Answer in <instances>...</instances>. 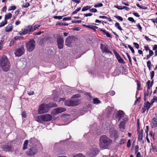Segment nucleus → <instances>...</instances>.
I'll use <instances>...</instances> for the list:
<instances>
[{
    "mask_svg": "<svg viewBox=\"0 0 157 157\" xmlns=\"http://www.w3.org/2000/svg\"><path fill=\"white\" fill-rule=\"evenodd\" d=\"M0 67L5 72L8 71L11 67V64L9 59L5 55H3L0 58Z\"/></svg>",
    "mask_w": 157,
    "mask_h": 157,
    "instance_id": "1",
    "label": "nucleus"
},
{
    "mask_svg": "<svg viewBox=\"0 0 157 157\" xmlns=\"http://www.w3.org/2000/svg\"><path fill=\"white\" fill-rule=\"evenodd\" d=\"M112 143V140L105 135H103L100 137V146L102 149L107 148Z\"/></svg>",
    "mask_w": 157,
    "mask_h": 157,
    "instance_id": "2",
    "label": "nucleus"
},
{
    "mask_svg": "<svg viewBox=\"0 0 157 157\" xmlns=\"http://www.w3.org/2000/svg\"><path fill=\"white\" fill-rule=\"evenodd\" d=\"M57 106V105L56 103H53L52 105H51V104H41L39 107L38 110L39 114H43L47 113L49 110L50 108L52 107H55Z\"/></svg>",
    "mask_w": 157,
    "mask_h": 157,
    "instance_id": "3",
    "label": "nucleus"
},
{
    "mask_svg": "<svg viewBox=\"0 0 157 157\" xmlns=\"http://www.w3.org/2000/svg\"><path fill=\"white\" fill-rule=\"evenodd\" d=\"M27 50L31 52L34 50L36 47V42L33 39H30L26 43Z\"/></svg>",
    "mask_w": 157,
    "mask_h": 157,
    "instance_id": "4",
    "label": "nucleus"
},
{
    "mask_svg": "<svg viewBox=\"0 0 157 157\" xmlns=\"http://www.w3.org/2000/svg\"><path fill=\"white\" fill-rule=\"evenodd\" d=\"M79 103L78 100L76 99L65 101L64 104L66 105L71 106L77 105L79 104Z\"/></svg>",
    "mask_w": 157,
    "mask_h": 157,
    "instance_id": "5",
    "label": "nucleus"
},
{
    "mask_svg": "<svg viewBox=\"0 0 157 157\" xmlns=\"http://www.w3.org/2000/svg\"><path fill=\"white\" fill-rule=\"evenodd\" d=\"M99 151L95 147H92L90 149L87 153V155L90 157H92L96 156L98 154Z\"/></svg>",
    "mask_w": 157,
    "mask_h": 157,
    "instance_id": "6",
    "label": "nucleus"
},
{
    "mask_svg": "<svg viewBox=\"0 0 157 157\" xmlns=\"http://www.w3.org/2000/svg\"><path fill=\"white\" fill-rule=\"evenodd\" d=\"M38 152V149L36 147L33 146L29 149L27 154L29 156H33L36 155Z\"/></svg>",
    "mask_w": 157,
    "mask_h": 157,
    "instance_id": "7",
    "label": "nucleus"
},
{
    "mask_svg": "<svg viewBox=\"0 0 157 157\" xmlns=\"http://www.w3.org/2000/svg\"><path fill=\"white\" fill-rule=\"evenodd\" d=\"M75 39L74 37L71 36H68L66 40V45L68 47H71L72 44L74 43Z\"/></svg>",
    "mask_w": 157,
    "mask_h": 157,
    "instance_id": "8",
    "label": "nucleus"
},
{
    "mask_svg": "<svg viewBox=\"0 0 157 157\" xmlns=\"http://www.w3.org/2000/svg\"><path fill=\"white\" fill-rule=\"evenodd\" d=\"M124 113L122 110H119L114 115V117L116 119L118 120V121H120L121 118L124 117Z\"/></svg>",
    "mask_w": 157,
    "mask_h": 157,
    "instance_id": "9",
    "label": "nucleus"
},
{
    "mask_svg": "<svg viewBox=\"0 0 157 157\" xmlns=\"http://www.w3.org/2000/svg\"><path fill=\"white\" fill-rule=\"evenodd\" d=\"M66 110V109L64 108L58 107L55 108L52 110L51 113L53 115H55L64 112Z\"/></svg>",
    "mask_w": 157,
    "mask_h": 157,
    "instance_id": "10",
    "label": "nucleus"
},
{
    "mask_svg": "<svg viewBox=\"0 0 157 157\" xmlns=\"http://www.w3.org/2000/svg\"><path fill=\"white\" fill-rule=\"evenodd\" d=\"M33 31V28L32 26H29L25 27L23 31V32L20 33V35L26 34L27 33H29L30 32Z\"/></svg>",
    "mask_w": 157,
    "mask_h": 157,
    "instance_id": "11",
    "label": "nucleus"
},
{
    "mask_svg": "<svg viewBox=\"0 0 157 157\" xmlns=\"http://www.w3.org/2000/svg\"><path fill=\"white\" fill-rule=\"evenodd\" d=\"M57 41L58 48L60 49L63 48L64 43L63 38L61 37H58L57 39Z\"/></svg>",
    "mask_w": 157,
    "mask_h": 157,
    "instance_id": "12",
    "label": "nucleus"
},
{
    "mask_svg": "<svg viewBox=\"0 0 157 157\" xmlns=\"http://www.w3.org/2000/svg\"><path fill=\"white\" fill-rule=\"evenodd\" d=\"M101 49L103 52H105L107 53L112 54V52L109 49V47L106 44H101Z\"/></svg>",
    "mask_w": 157,
    "mask_h": 157,
    "instance_id": "13",
    "label": "nucleus"
},
{
    "mask_svg": "<svg viewBox=\"0 0 157 157\" xmlns=\"http://www.w3.org/2000/svg\"><path fill=\"white\" fill-rule=\"evenodd\" d=\"M43 120L44 121H51L52 119V116L49 114H45L42 115Z\"/></svg>",
    "mask_w": 157,
    "mask_h": 157,
    "instance_id": "14",
    "label": "nucleus"
},
{
    "mask_svg": "<svg viewBox=\"0 0 157 157\" xmlns=\"http://www.w3.org/2000/svg\"><path fill=\"white\" fill-rule=\"evenodd\" d=\"M113 52L119 62L121 63H124V60L121 58L119 54L115 50H113Z\"/></svg>",
    "mask_w": 157,
    "mask_h": 157,
    "instance_id": "15",
    "label": "nucleus"
},
{
    "mask_svg": "<svg viewBox=\"0 0 157 157\" xmlns=\"http://www.w3.org/2000/svg\"><path fill=\"white\" fill-rule=\"evenodd\" d=\"M2 147L4 151H10L12 149V147L10 145H2Z\"/></svg>",
    "mask_w": 157,
    "mask_h": 157,
    "instance_id": "16",
    "label": "nucleus"
},
{
    "mask_svg": "<svg viewBox=\"0 0 157 157\" xmlns=\"http://www.w3.org/2000/svg\"><path fill=\"white\" fill-rule=\"evenodd\" d=\"M157 125V120L155 118H153L151 121V126L152 128H155Z\"/></svg>",
    "mask_w": 157,
    "mask_h": 157,
    "instance_id": "17",
    "label": "nucleus"
},
{
    "mask_svg": "<svg viewBox=\"0 0 157 157\" xmlns=\"http://www.w3.org/2000/svg\"><path fill=\"white\" fill-rule=\"evenodd\" d=\"M30 143L33 145H36L38 142V141L34 138H31L29 140Z\"/></svg>",
    "mask_w": 157,
    "mask_h": 157,
    "instance_id": "18",
    "label": "nucleus"
},
{
    "mask_svg": "<svg viewBox=\"0 0 157 157\" xmlns=\"http://www.w3.org/2000/svg\"><path fill=\"white\" fill-rule=\"evenodd\" d=\"M125 122L123 121H121L120 122L119 126V127L121 131H122L125 128Z\"/></svg>",
    "mask_w": 157,
    "mask_h": 157,
    "instance_id": "19",
    "label": "nucleus"
},
{
    "mask_svg": "<svg viewBox=\"0 0 157 157\" xmlns=\"http://www.w3.org/2000/svg\"><path fill=\"white\" fill-rule=\"evenodd\" d=\"M110 135L112 137L116 138L117 136V131L115 130L110 132Z\"/></svg>",
    "mask_w": 157,
    "mask_h": 157,
    "instance_id": "20",
    "label": "nucleus"
},
{
    "mask_svg": "<svg viewBox=\"0 0 157 157\" xmlns=\"http://www.w3.org/2000/svg\"><path fill=\"white\" fill-rule=\"evenodd\" d=\"M101 31L103 32L104 35H106V36L108 37L112 38V36L108 32L106 31L105 29H101Z\"/></svg>",
    "mask_w": 157,
    "mask_h": 157,
    "instance_id": "21",
    "label": "nucleus"
},
{
    "mask_svg": "<svg viewBox=\"0 0 157 157\" xmlns=\"http://www.w3.org/2000/svg\"><path fill=\"white\" fill-rule=\"evenodd\" d=\"M13 29L12 26L11 24H9L6 28L5 30L6 32H10Z\"/></svg>",
    "mask_w": 157,
    "mask_h": 157,
    "instance_id": "22",
    "label": "nucleus"
},
{
    "mask_svg": "<svg viewBox=\"0 0 157 157\" xmlns=\"http://www.w3.org/2000/svg\"><path fill=\"white\" fill-rule=\"evenodd\" d=\"M83 26L86 28L95 30L96 29H98V27L97 26L94 25H84Z\"/></svg>",
    "mask_w": 157,
    "mask_h": 157,
    "instance_id": "23",
    "label": "nucleus"
},
{
    "mask_svg": "<svg viewBox=\"0 0 157 157\" xmlns=\"http://www.w3.org/2000/svg\"><path fill=\"white\" fill-rule=\"evenodd\" d=\"M150 105L151 103L148 101H147L146 103H144V107L147 109V111H148L150 108Z\"/></svg>",
    "mask_w": 157,
    "mask_h": 157,
    "instance_id": "24",
    "label": "nucleus"
},
{
    "mask_svg": "<svg viewBox=\"0 0 157 157\" xmlns=\"http://www.w3.org/2000/svg\"><path fill=\"white\" fill-rule=\"evenodd\" d=\"M28 142L29 141L28 140H26L24 141L23 147L22 148L23 150L26 149L28 148Z\"/></svg>",
    "mask_w": 157,
    "mask_h": 157,
    "instance_id": "25",
    "label": "nucleus"
},
{
    "mask_svg": "<svg viewBox=\"0 0 157 157\" xmlns=\"http://www.w3.org/2000/svg\"><path fill=\"white\" fill-rule=\"evenodd\" d=\"M147 91L150 90V87H151L153 84V81H152L151 82H150V81H148L147 82Z\"/></svg>",
    "mask_w": 157,
    "mask_h": 157,
    "instance_id": "26",
    "label": "nucleus"
},
{
    "mask_svg": "<svg viewBox=\"0 0 157 157\" xmlns=\"http://www.w3.org/2000/svg\"><path fill=\"white\" fill-rule=\"evenodd\" d=\"M107 110L108 116H109L112 113V112L113 110V109L111 107H108L107 108Z\"/></svg>",
    "mask_w": 157,
    "mask_h": 157,
    "instance_id": "27",
    "label": "nucleus"
},
{
    "mask_svg": "<svg viewBox=\"0 0 157 157\" xmlns=\"http://www.w3.org/2000/svg\"><path fill=\"white\" fill-rule=\"evenodd\" d=\"M62 118L65 121L70 118V115L68 114H65L62 116Z\"/></svg>",
    "mask_w": 157,
    "mask_h": 157,
    "instance_id": "28",
    "label": "nucleus"
},
{
    "mask_svg": "<svg viewBox=\"0 0 157 157\" xmlns=\"http://www.w3.org/2000/svg\"><path fill=\"white\" fill-rule=\"evenodd\" d=\"M36 120L38 122H42L43 121L42 115L38 116L36 117Z\"/></svg>",
    "mask_w": 157,
    "mask_h": 157,
    "instance_id": "29",
    "label": "nucleus"
},
{
    "mask_svg": "<svg viewBox=\"0 0 157 157\" xmlns=\"http://www.w3.org/2000/svg\"><path fill=\"white\" fill-rule=\"evenodd\" d=\"M12 17V14L10 13H8L5 16V20L7 21V20L10 18Z\"/></svg>",
    "mask_w": 157,
    "mask_h": 157,
    "instance_id": "30",
    "label": "nucleus"
},
{
    "mask_svg": "<svg viewBox=\"0 0 157 157\" xmlns=\"http://www.w3.org/2000/svg\"><path fill=\"white\" fill-rule=\"evenodd\" d=\"M93 102L94 104H98L101 103L100 101L97 98H94L93 99Z\"/></svg>",
    "mask_w": 157,
    "mask_h": 157,
    "instance_id": "31",
    "label": "nucleus"
},
{
    "mask_svg": "<svg viewBox=\"0 0 157 157\" xmlns=\"http://www.w3.org/2000/svg\"><path fill=\"white\" fill-rule=\"evenodd\" d=\"M109 126V125L106 122L103 124L102 128L105 131H106L108 130Z\"/></svg>",
    "mask_w": 157,
    "mask_h": 157,
    "instance_id": "32",
    "label": "nucleus"
},
{
    "mask_svg": "<svg viewBox=\"0 0 157 157\" xmlns=\"http://www.w3.org/2000/svg\"><path fill=\"white\" fill-rule=\"evenodd\" d=\"M143 139V134L142 133H140L138 135V141H141Z\"/></svg>",
    "mask_w": 157,
    "mask_h": 157,
    "instance_id": "33",
    "label": "nucleus"
},
{
    "mask_svg": "<svg viewBox=\"0 0 157 157\" xmlns=\"http://www.w3.org/2000/svg\"><path fill=\"white\" fill-rule=\"evenodd\" d=\"M91 7L90 6H86L83 7L82 9V11H86L88 10H90L91 8Z\"/></svg>",
    "mask_w": 157,
    "mask_h": 157,
    "instance_id": "34",
    "label": "nucleus"
},
{
    "mask_svg": "<svg viewBox=\"0 0 157 157\" xmlns=\"http://www.w3.org/2000/svg\"><path fill=\"white\" fill-rule=\"evenodd\" d=\"M25 52V50L23 46H21L20 47V56L23 54Z\"/></svg>",
    "mask_w": 157,
    "mask_h": 157,
    "instance_id": "35",
    "label": "nucleus"
},
{
    "mask_svg": "<svg viewBox=\"0 0 157 157\" xmlns=\"http://www.w3.org/2000/svg\"><path fill=\"white\" fill-rule=\"evenodd\" d=\"M15 55L16 56L19 57L20 56V48H18L16 50L15 52Z\"/></svg>",
    "mask_w": 157,
    "mask_h": 157,
    "instance_id": "36",
    "label": "nucleus"
},
{
    "mask_svg": "<svg viewBox=\"0 0 157 157\" xmlns=\"http://www.w3.org/2000/svg\"><path fill=\"white\" fill-rule=\"evenodd\" d=\"M115 26L119 30H122V28L120 26V24L116 22L115 24Z\"/></svg>",
    "mask_w": 157,
    "mask_h": 157,
    "instance_id": "37",
    "label": "nucleus"
},
{
    "mask_svg": "<svg viewBox=\"0 0 157 157\" xmlns=\"http://www.w3.org/2000/svg\"><path fill=\"white\" fill-rule=\"evenodd\" d=\"M7 21H6V20H5L4 21H2V22L0 23V27L4 26L7 23Z\"/></svg>",
    "mask_w": 157,
    "mask_h": 157,
    "instance_id": "38",
    "label": "nucleus"
},
{
    "mask_svg": "<svg viewBox=\"0 0 157 157\" xmlns=\"http://www.w3.org/2000/svg\"><path fill=\"white\" fill-rule=\"evenodd\" d=\"M21 60V62L22 63L23 65L25 66L26 64V59L25 58H22L21 60H20V61Z\"/></svg>",
    "mask_w": 157,
    "mask_h": 157,
    "instance_id": "39",
    "label": "nucleus"
},
{
    "mask_svg": "<svg viewBox=\"0 0 157 157\" xmlns=\"http://www.w3.org/2000/svg\"><path fill=\"white\" fill-rule=\"evenodd\" d=\"M74 157H86V156L82 153H78L75 155Z\"/></svg>",
    "mask_w": 157,
    "mask_h": 157,
    "instance_id": "40",
    "label": "nucleus"
},
{
    "mask_svg": "<svg viewBox=\"0 0 157 157\" xmlns=\"http://www.w3.org/2000/svg\"><path fill=\"white\" fill-rule=\"evenodd\" d=\"M81 7H79L76 9L75 10L74 12H73L72 14H74L76 13H77L78 12H79L81 9Z\"/></svg>",
    "mask_w": 157,
    "mask_h": 157,
    "instance_id": "41",
    "label": "nucleus"
},
{
    "mask_svg": "<svg viewBox=\"0 0 157 157\" xmlns=\"http://www.w3.org/2000/svg\"><path fill=\"white\" fill-rule=\"evenodd\" d=\"M103 6V4L101 3H98L94 5V7L95 8H97L100 7H102Z\"/></svg>",
    "mask_w": 157,
    "mask_h": 157,
    "instance_id": "42",
    "label": "nucleus"
},
{
    "mask_svg": "<svg viewBox=\"0 0 157 157\" xmlns=\"http://www.w3.org/2000/svg\"><path fill=\"white\" fill-rule=\"evenodd\" d=\"M16 8V7L14 6H10L8 9V11H10L11 10H14Z\"/></svg>",
    "mask_w": 157,
    "mask_h": 157,
    "instance_id": "43",
    "label": "nucleus"
},
{
    "mask_svg": "<svg viewBox=\"0 0 157 157\" xmlns=\"http://www.w3.org/2000/svg\"><path fill=\"white\" fill-rule=\"evenodd\" d=\"M64 150L60 149H58V151H57V154L58 155L64 153Z\"/></svg>",
    "mask_w": 157,
    "mask_h": 157,
    "instance_id": "44",
    "label": "nucleus"
},
{
    "mask_svg": "<svg viewBox=\"0 0 157 157\" xmlns=\"http://www.w3.org/2000/svg\"><path fill=\"white\" fill-rule=\"evenodd\" d=\"M29 3L26 2L25 4H23L21 6L23 7H25V8H27L29 6Z\"/></svg>",
    "mask_w": 157,
    "mask_h": 157,
    "instance_id": "45",
    "label": "nucleus"
},
{
    "mask_svg": "<svg viewBox=\"0 0 157 157\" xmlns=\"http://www.w3.org/2000/svg\"><path fill=\"white\" fill-rule=\"evenodd\" d=\"M89 11L91 12L95 13L97 12V10L96 9L92 8L91 9H90Z\"/></svg>",
    "mask_w": 157,
    "mask_h": 157,
    "instance_id": "46",
    "label": "nucleus"
},
{
    "mask_svg": "<svg viewBox=\"0 0 157 157\" xmlns=\"http://www.w3.org/2000/svg\"><path fill=\"white\" fill-rule=\"evenodd\" d=\"M128 46L129 48V49L131 50L132 53H134L135 52L133 48L131 47L130 45H128Z\"/></svg>",
    "mask_w": 157,
    "mask_h": 157,
    "instance_id": "47",
    "label": "nucleus"
},
{
    "mask_svg": "<svg viewBox=\"0 0 157 157\" xmlns=\"http://www.w3.org/2000/svg\"><path fill=\"white\" fill-rule=\"evenodd\" d=\"M152 147L153 151L154 152H157V148L156 146H153L152 144Z\"/></svg>",
    "mask_w": 157,
    "mask_h": 157,
    "instance_id": "48",
    "label": "nucleus"
},
{
    "mask_svg": "<svg viewBox=\"0 0 157 157\" xmlns=\"http://www.w3.org/2000/svg\"><path fill=\"white\" fill-rule=\"evenodd\" d=\"M114 17L121 21H122L123 20L122 18L119 16H115Z\"/></svg>",
    "mask_w": 157,
    "mask_h": 157,
    "instance_id": "49",
    "label": "nucleus"
},
{
    "mask_svg": "<svg viewBox=\"0 0 157 157\" xmlns=\"http://www.w3.org/2000/svg\"><path fill=\"white\" fill-rule=\"evenodd\" d=\"M133 44L134 45V46L135 47L137 48L138 49L139 48V45L136 43L134 42L133 43Z\"/></svg>",
    "mask_w": 157,
    "mask_h": 157,
    "instance_id": "50",
    "label": "nucleus"
},
{
    "mask_svg": "<svg viewBox=\"0 0 157 157\" xmlns=\"http://www.w3.org/2000/svg\"><path fill=\"white\" fill-rule=\"evenodd\" d=\"M71 17H65L63 18V21H66L67 20H70L71 19Z\"/></svg>",
    "mask_w": 157,
    "mask_h": 157,
    "instance_id": "51",
    "label": "nucleus"
},
{
    "mask_svg": "<svg viewBox=\"0 0 157 157\" xmlns=\"http://www.w3.org/2000/svg\"><path fill=\"white\" fill-rule=\"evenodd\" d=\"M128 20L130 21L133 22H135V21L134 19L132 17H129L128 18Z\"/></svg>",
    "mask_w": 157,
    "mask_h": 157,
    "instance_id": "52",
    "label": "nucleus"
},
{
    "mask_svg": "<svg viewBox=\"0 0 157 157\" xmlns=\"http://www.w3.org/2000/svg\"><path fill=\"white\" fill-rule=\"evenodd\" d=\"M151 79H152L154 75V72L153 71H151L150 73Z\"/></svg>",
    "mask_w": 157,
    "mask_h": 157,
    "instance_id": "53",
    "label": "nucleus"
},
{
    "mask_svg": "<svg viewBox=\"0 0 157 157\" xmlns=\"http://www.w3.org/2000/svg\"><path fill=\"white\" fill-rule=\"evenodd\" d=\"M149 91H150V90L147 91V89L146 91H145L144 94V95L145 96H148L149 95Z\"/></svg>",
    "mask_w": 157,
    "mask_h": 157,
    "instance_id": "54",
    "label": "nucleus"
},
{
    "mask_svg": "<svg viewBox=\"0 0 157 157\" xmlns=\"http://www.w3.org/2000/svg\"><path fill=\"white\" fill-rule=\"evenodd\" d=\"M46 40V39L45 38H42L41 39L40 41V44L42 45L44 43V41H45Z\"/></svg>",
    "mask_w": 157,
    "mask_h": 157,
    "instance_id": "55",
    "label": "nucleus"
},
{
    "mask_svg": "<svg viewBox=\"0 0 157 157\" xmlns=\"http://www.w3.org/2000/svg\"><path fill=\"white\" fill-rule=\"evenodd\" d=\"M21 115L22 117L24 118H25L26 117V115L25 112H23Z\"/></svg>",
    "mask_w": 157,
    "mask_h": 157,
    "instance_id": "56",
    "label": "nucleus"
},
{
    "mask_svg": "<svg viewBox=\"0 0 157 157\" xmlns=\"http://www.w3.org/2000/svg\"><path fill=\"white\" fill-rule=\"evenodd\" d=\"M130 146H131L130 140H128V141L127 142V147H130Z\"/></svg>",
    "mask_w": 157,
    "mask_h": 157,
    "instance_id": "57",
    "label": "nucleus"
},
{
    "mask_svg": "<svg viewBox=\"0 0 157 157\" xmlns=\"http://www.w3.org/2000/svg\"><path fill=\"white\" fill-rule=\"evenodd\" d=\"M34 92L32 91H28V94L29 95H32L34 94Z\"/></svg>",
    "mask_w": 157,
    "mask_h": 157,
    "instance_id": "58",
    "label": "nucleus"
},
{
    "mask_svg": "<svg viewBox=\"0 0 157 157\" xmlns=\"http://www.w3.org/2000/svg\"><path fill=\"white\" fill-rule=\"evenodd\" d=\"M57 25H64V26L68 25V24H65V23H62V22L59 23Z\"/></svg>",
    "mask_w": 157,
    "mask_h": 157,
    "instance_id": "59",
    "label": "nucleus"
},
{
    "mask_svg": "<svg viewBox=\"0 0 157 157\" xmlns=\"http://www.w3.org/2000/svg\"><path fill=\"white\" fill-rule=\"evenodd\" d=\"M63 16H54V18L56 19H61L62 18Z\"/></svg>",
    "mask_w": 157,
    "mask_h": 157,
    "instance_id": "60",
    "label": "nucleus"
},
{
    "mask_svg": "<svg viewBox=\"0 0 157 157\" xmlns=\"http://www.w3.org/2000/svg\"><path fill=\"white\" fill-rule=\"evenodd\" d=\"M40 25H35L34 26V28L33 29V31L36 30L37 29L39 28L40 26Z\"/></svg>",
    "mask_w": 157,
    "mask_h": 157,
    "instance_id": "61",
    "label": "nucleus"
},
{
    "mask_svg": "<svg viewBox=\"0 0 157 157\" xmlns=\"http://www.w3.org/2000/svg\"><path fill=\"white\" fill-rule=\"evenodd\" d=\"M136 26L139 30H142V27L141 26L139 23L137 24Z\"/></svg>",
    "mask_w": 157,
    "mask_h": 157,
    "instance_id": "62",
    "label": "nucleus"
},
{
    "mask_svg": "<svg viewBox=\"0 0 157 157\" xmlns=\"http://www.w3.org/2000/svg\"><path fill=\"white\" fill-rule=\"evenodd\" d=\"M71 1L77 4H79L80 2V0H71Z\"/></svg>",
    "mask_w": 157,
    "mask_h": 157,
    "instance_id": "63",
    "label": "nucleus"
},
{
    "mask_svg": "<svg viewBox=\"0 0 157 157\" xmlns=\"http://www.w3.org/2000/svg\"><path fill=\"white\" fill-rule=\"evenodd\" d=\"M7 10V7L6 6H4L2 9V11L3 12H6Z\"/></svg>",
    "mask_w": 157,
    "mask_h": 157,
    "instance_id": "64",
    "label": "nucleus"
}]
</instances>
